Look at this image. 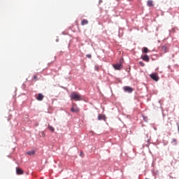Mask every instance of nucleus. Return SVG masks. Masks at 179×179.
I'll use <instances>...</instances> for the list:
<instances>
[{
  "mask_svg": "<svg viewBox=\"0 0 179 179\" xmlns=\"http://www.w3.org/2000/svg\"><path fill=\"white\" fill-rule=\"evenodd\" d=\"M70 97L71 100H74V101H80V100H82V96L76 92H71Z\"/></svg>",
  "mask_w": 179,
  "mask_h": 179,
  "instance_id": "nucleus-1",
  "label": "nucleus"
},
{
  "mask_svg": "<svg viewBox=\"0 0 179 179\" xmlns=\"http://www.w3.org/2000/svg\"><path fill=\"white\" fill-rule=\"evenodd\" d=\"M113 66L115 71H121V69L124 68L122 63H116L115 64H113Z\"/></svg>",
  "mask_w": 179,
  "mask_h": 179,
  "instance_id": "nucleus-2",
  "label": "nucleus"
},
{
  "mask_svg": "<svg viewBox=\"0 0 179 179\" xmlns=\"http://www.w3.org/2000/svg\"><path fill=\"white\" fill-rule=\"evenodd\" d=\"M150 77L151 78V79H152L153 80H155V82H157V80H159V76H157V74L156 73H152L150 75Z\"/></svg>",
  "mask_w": 179,
  "mask_h": 179,
  "instance_id": "nucleus-3",
  "label": "nucleus"
},
{
  "mask_svg": "<svg viewBox=\"0 0 179 179\" xmlns=\"http://www.w3.org/2000/svg\"><path fill=\"white\" fill-rule=\"evenodd\" d=\"M123 89H124V92H126L127 93H132L134 92L133 88L129 86L124 87Z\"/></svg>",
  "mask_w": 179,
  "mask_h": 179,
  "instance_id": "nucleus-4",
  "label": "nucleus"
},
{
  "mask_svg": "<svg viewBox=\"0 0 179 179\" xmlns=\"http://www.w3.org/2000/svg\"><path fill=\"white\" fill-rule=\"evenodd\" d=\"M71 111L72 113H79V108H78V106L76 104H74L73 105Z\"/></svg>",
  "mask_w": 179,
  "mask_h": 179,
  "instance_id": "nucleus-5",
  "label": "nucleus"
},
{
  "mask_svg": "<svg viewBox=\"0 0 179 179\" xmlns=\"http://www.w3.org/2000/svg\"><path fill=\"white\" fill-rule=\"evenodd\" d=\"M43 99H44V95H43V94H38L36 100H38V101H43Z\"/></svg>",
  "mask_w": 179,
  "mask_h": 179,
  "instance_id": "nucleus-6",
  "label": "nucleus"
},
{
  "mask_svg": "<svg viewBox=\"0 0 179 179\" xmlns=\"http://www.w3.org/2000/svg\"><path fill=\"white\" fill-rule=\"evenodd\" d=\"M16 173L18 176H22V174H24V172L22 169L16 168Z\"/></svg>",
  "mask_w": 179,
  "mask_h": 179,
  "instance_id": "nucleus-7",
  "label": "nucleus"
},
{
  "mask_svg": "<svg viewBox=\"0 0 179 179\" xmlns=\"http://www.w3.org/2000/svg\"><path fill=\"white\" fill-rule=\"evenodd\" d=\"M142 59H143V61H145V62H149L150 59L149 58V56L148 55H145L142 56Z\"/></svg>",
  "mask_w": 179,
  "mask_h": 179,
  "instance_id": "nucleus-8",
  "label": "nucleus"
},
{
  "mask_svg": "<svg viewBox=\"0 0 179 179\" xmlns=\"http://www.w3.org/2000/svg\"><path fill=\"white\" fill-rule=\"evenodd\" d=\"M162 51L166 54L169 50H167V46L166 45H164L162 46Z\"/></svg>",
  "mask_w": 179,
  "mask_h": 179,
  "instance_id": "nucleus-9",
  "label": "nucleus"
},
{
  "mask_svg": "<svg viewBox=\"0 0 179 179\" xmlns=\"http://www.w3.org/2000/svg\"><path fill=\"white\" fill-rule=\"evenodd\" d=\"M98 120L99 121H101V120H106V115H98Z\"/></svg>",
  "mask_w": 179,
  "mask_h": 179,
  "instance_id": "nucleus-10",
  "label": "nucleus"
},
{
  "mask_svg": "<svg viewBox=\"0 0 179 179\" xmlns=\"http://www.w3.org/2000/svg\"><path fill=\"white\" fill-rule=\"evenodd\" d=\"M89 24V21L87 20H83L81 21L82 26H85V24Z\"/></svg>",
  "mask_w": 179,
  "mask_h": 179,
  "instance_id": "nucleus-11",
  "label": "nucleus"
},
{
  "mask_svg": "<svg viewBox=\"0 0 179 179\" xmlns=\"http://www.w3.org/2000/svg\"><path fill=\"white\" fill-rule=\"evenodd\" d=\"M147 5H148V6H154L153 1L148 0V2H147Z\"/></svg>",
  "mask_w": 179,
  "mask_h": 179,
  "instance_id": "nucleus-12",
  "label": "nucleus"
},
{
  "mask_svg": "<svg viewBox=\"0 0 179 179\" xmlns=\"http://www.w3.org/2000/svg\"><path fill=\"white\" fill-rule=\"evenodd\" d=\"M34 153H36V152L34 150L27 152V155H29V156H33V155H34Z\"/></svg>",
  "mask_w": 179,
  "mask_h": 179,
  "instance_id": "nucleus-13",
  "label": "nucleus"
},
{
  "mask_svg": "<svg viewBox=\"0 0 179 179\" xmlns=\"http://www.w3.org/2000/svg\"><path fill=\"white\" fill-rule=\"evenodd\" d=\"M143 52H145V54H148V52H149V49H148V48H143Z\"/></svg>",
  "mask_w": 179,
  "mask_h": 179,
  "instance_id": "nucleus-14",
  "label": "nucleus"
},
{
  "mask_svg": "<svg viewBox=\"0 0 179 179\" xmlns=\"http://www.w3.org/2000/svg\"><path fill=\"white\" fill-rule=\"evenodd\" d=\"M48 129H50L51 132H54V131H55V129H54V127L50 125L48 126Z\"/></svg>",
  "mask_w": 179,
  "mask_h": 179,
  "instance_id": "nucleus-15",
  "label": "nucleus"
},
{
  "mask_svg": "<svg viewBox=\"0 0 179 179\" xmlns=\"http://www.w3.org/2000/svg\"><path fill=\"white\" fill-rule=\"evenodd\" d=\"M141 66H145V64L143 62H139Z\"/></svg>",
  "mask_w": 179,
  "mask_h": 179,
  "instance_id": "nucleus-16",
  "label": "nucleus"
},
{
  "mask_svg": "<svg viewBox=\"0 0 179 179\" xmlns=\"http://www.w3.org/2000/svg\"><path fill=\"white\" fill-rule=\"evenodd\" d=\"M34 80H38V78H37V76H34Z\"/></svg>",
  "mask_w": 179,
  "mask_h": 179,
  "instance_id": "nucleus-17",
  "label": "nucleus"
},
{
  "mask_svg": "<svg viewBox=\"0 0 179 179\" xmlns=\"http://www.w3.org/2000/svg\"><path fill=\"white\" fill-rule=\"evenodd\" d=\"M86 57L87 58H92V55H87Z\"/></svg>",
  "mask_w": 179,
  "mask_h": 179,
  "instance_id": "nucleus-18",
  "label": "nucleus"
},
{
  "mask_svg": "<svg viewBox=\"0 0 179 179\" xmlns=\"http://www.w3.org/2000/svg\"><path fill=\"white\" fill-rule=\"evenodd\" d=\"M173 141L174 142V143L176 145L177 144V140L176 138L173 139Z\"/></svg>",
  "mask_w": 179,
  "mask_h": 179,
  "instance_id": "nucleus-19",
  "label": "nucleus"
},
{
  "mask_svg": "<svg viewBox=\"0 0 179 179\" xmlns=\"http://www.w3.org/2000/svg\"><path fill=\"white\" fill-rule=\"evenodd\" d=\"M95 70H96L97 71H99V66H95Z\"/></svg>",
  "mask_w": 179,
  "mask_h": 179,
  "instance_id": "nucleus-20",
  "label": "nucleus"
},
{
  "mask_svg": "<svg viewBox=\"0 0 179 179\" xmlns=\"http://www.w3.org/2000/svg\"><path fill=\"white\" fill-rule=\"evenodd\" d=\"M101 2H103V1H102V0H100V1H99V3H101Z\"/></svg>",
  "mask_w": 179,
  "mask_h": 179,
  "instance_id": "nucleus-21",
  "label": "nucleus"
},
{
  "mask_svg": "<svg viewBox=\"0 0 179 179\" xmlns=\"http://www.w3.org/2000/svg\"><path fill=\"white\" fill-rule=\"evenodd\" d=\"M127 1H132V0H127Z\"/></svg>",
  "mask_w": 179,
  "mask_h": 179,
  "instance_id": "nucleus-22",
  "label": "nucleus"
}]
</instances>
